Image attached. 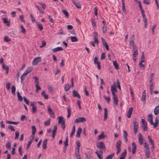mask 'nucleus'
Returning a JSON list of instances; mask_svg holds the SVG:
<instances>
[{"instance_id": "nucleus-1", "label": "nucleus", "mask_w": 159, "mask_h": 159, "mask_svg": "<svg viewBox=\"0 0 159 159\" xmlns=\"http://www.w3.org/2000/svg\"><path fill=\"white\" fill-rule=\"evenodd\" d=\"M121 144V142L120 140H119L116 142V147L117 149V151L116 154L117 155L121 151V148L120 146Z\"/></svg>"}, {"instance_id": "nucleus-2", "label": "nucleus", "mask_w": 159, "mask_h": 159, "mask_svg": "<svg viewBox=\"0 0 159 159\" xmlns=\"http://www.w3.org/2000/svg\"><path fill=\"white\" fill-rule=\"evenodd\" d=\"M113 95V98L114 101V104L115 105H117L118 104V99L117 98V96L115 93L116 91H111Z\"/></svg>"}, {"instance_id": "nucleus-3", "label": "nucleus", "mask_w": 159, "mask_h": 159, "mask_svg": "<svg viewBox=\"0 0 159 159\" xmlns=\"http://www.w3.org/2000/svg\"><path fill=\"white\" fill-rule=\"evenodd\" d=\"M97 147L100 150H104L106 147L102 142H100L97 144Z\"/></svg>"}, {"instance_id": "nucleus-4", "label": "nucleus", "mask_w": 159, "mask_h": 159, "mask_svg": "<svg viewBox=\"0 0 159 159\" xmlns=\"http://www.w3.org/2000/svg\"><path fill=\"white\" fill-rule=\"evenodd\" d=\"M86 121V119L85 117H79L77 118L75 120V123H78L80 122L84 123Z\"/></svg>"}, {"instance_id": "nucleus-5", "label": "nucleus", "mask_w": 159, "mask_h": 159, "mask_svg": "<svg viewBox=\"0 0 159 159\" xmlns=\"http://www.w3.org/2000/svg\"><path fill=\"white\" fill-rule=\"evenodd\" d=\"M41 60V57H35L33 60L32 62V64L33 65H36L40 62Z\"/></svg>"}, {"instance_id": "nucleus-6", "label": "nucleus", "mask_w": 159, "mask_h": 159, "mask_svg": "<svg viewBox=\"0 0 159 159\" xmlns=\"http://www.w3.org/2000/svg\"><path fill=\"white\" fill-rule=\"evenodd\" d=\"M48 111L49 114L51 115L52 118H55V116L54 112L52 110V108L50 107H49V105L48 106Z\"/></svg>"}, {"instance_id": "nucleus-7", "label": "nucleus", "mask_w": 159, "mask_h": 159, "mask_svg": "<svg viewBox=\"0 0 159 159\" xmlns=\"http://www.w3.org/2000/svg\"><path fill=\"white\" fill-rule=\"evenodd\" d=\"M142 123L143 125L142 128L144 131L147 130V124L144 119H142Z\"/></svg>"}, {"instance_id": "nucleus-8", "label": "nucleus", "mask_w": 159, "mask_h": 159, "mask_svg": "<svg viewBox=\"0 0 159 159\" xmlns=\"http://www.w3.org/2000/svg\"><path fill=\"white\" fill-rule=\"evenodd\" d=\"M139 142L141 145H142L143 143V139L142 134L139 133L138 136Z\"/></svg>"}, {"instance_id": "nucleus-9", "label": "nucleus", "mask_w": 159, "mask_h": 159, "mask_svg": "<svg viewBox=\"0 0 159 159\" xmlns=\"http://www.w3.org/2000/svg\"><path fill=\"white\" fill-rule=\"evenodd\" d=\"M95 153L97 155V157L99 159H102L103 158L102 153L103 152L102 151H98L97 150L95 152Z\"/></svg>"}, {"instance_id": "nucleus-10", "label": "nucleus", "mask_w": 159, "mask_h": 159, "mask_svg": "<svg viewBox=\"0 0 159 159\" xmlns=\"http://www.w3.org/2000/svg\"><path fill=\"white\" fill-rule=\"evenodd\" d=\"M30 105L32 107V113H36L37 110L36 106H35L34 102H31L30 103Z\"/></svg>"}, {"instance_id": "nucleus-11", "label": "nucleus", "mask_w": 159, "mask_h": 159, "mask_svg": "<svg viewBox=\"0 0 159 159\" xmlns=\"http://www.w3.org/2000/svg\"><path fill=\"white\" fill-rule=\"evenodd\" d=\"M152 116L151 114H149L148 115L147 120L149 122L151 125H153V122L152 120Z\"/></svg>"}, {"instance_id": "nucleus-12", "label": "nucleus", "mask_w": 159, "mask_h": 159, "mask_svg": "<svg viewBox=\"0 0 159 159\" xmlns=\"http://www.w3.org/2000/svg\"><path fill=\"white\" fill-rule=\"evenodd\" d=\"M72 95L74 97H77L80 99H81L80 95L78 94L77 91L75 90L73 91Z\"/></svg>"}, {"instance_id": "nucleus-13", "label": "nucleus", "mask_w": 159, "mask_h": 159, "mask_svg": "<svg viewBox=\"0 0 159 159\" xmlns=\"http://www.w3.org/2000/svg\"><path fill=\"white\" fill-rule=\"evenodd\" d=\"M146 92L145 90H144L142 94V98L141 100L143 102L144 104L146 103Z\"/></svg>"}, {"instance_id": "nucleus-14", "label": "nucleus", "mask_w": 159, "mask_h": 159, "mask_svg": "<svg viewBox=\"0 0 159 159\" xmlns=\"http://www.w3.org/2000/svg\"><path fill=\"white\" fill-rule=\"evenodd\" d=\"M133 111V108L131 107H130L128 111V112L127 113V117L128 118H130L131 117V115H132V111Z\"/></svg>"}, {"instance_id": "nucleus-15", "label": "nucleus", "mask_w": 159, "mask_h": 159, "mask_svg": "<svg viewBox=\"0 0 159 159\" xmlns=\"http://www.w3.org/2000/svg\"><path fill=\"white\" fill-rule=\"evenodd\" d=\"M132 146H133L132 152V153L134 154L135 153L136 149V145L134 142H132Z\"/></svg>"}, {"instance_id": "nucleus-16", "label": "nucleus", "mask_w": 159, "mask_h": 159, "mask_svg": "<svg viewBox=\"0 0 159 159\" xmlns=\"http://www.w3.org/2000/svg\"><path fill=\"white\" fill-rule=\"evenodd\" d=\"M57 128L56 125H54V129L52 131V136L53 138H54L56 135V131L57 130Z\"/></svg>"}, {"instance_id": "nucleus-17", "label": "nucleus", "mask_w": 159, "mask_h": 159, "mask_svg": "<svg viewBox=\"0 0 159 159\" xmlns=\"http://www.w3.org/2000/svg\"><path fill=\"white\" fill-rule=\"evenodd\" d=\"M63 50V49L62 47H59L53 49L52 51L53 52H55L58 51H62Z\"/></svg>"}, {"instance_id": "nucleus-18", "label": "nucleus", "mask_w": 159, "mask_h": 159, "mask_svg": "<svg viewBox=\"0 0 159 159\" xmlns=\"http://www.w3.org/2000/svg\"><path fill=\"white\" fill-rule=\"evenodd\" d=\"M122 1V10L123 12L126 14V10L125 9V5L124 3V0H121Z\"/></svg>"}, {"instance_id": "nucleus-19", "label": "nucleus", "mask_w": 159, "mask_h": 159, "mask_svg": "<svg viewBox=\"0 0 159 159\" xmlns=\"http://www.w3.org/2000/svg\"><path fill=\"white\" fill-rule=\"evenodd\" d=\"M72 2L74 5L75 6V7L78 8H80L81 6L79 3H77L75 0H72Z\"/></svg>"}, {"instance_id": "nucleus-20", "label": "nucleus", "mask_w": 159, "mask_h": 159, "mask_svg": "<svg viewBox=\"0 0 159 159\" xmlns=\"http://www.w3.org/2000/svg\"><path fill=\"white\" fill-rule=\"evenodd\" d=\"M127 154V151L126 149H125L123 152L121 154V157L120 158H122L123 159H125L126 157Z\"/></svg>"}, {"instance_id": "nucleus-21", "label": "nucleus", "mask_w": 159, "mask_h": 159, "mask_svg": "<svg viewBox=\"0 0 159 159\" xmlns=\"http://www.w3.org/2000/svg\"><path fill=\"white\" fill-rule=\"evenodd\" d=\"M48 142L47 139H45L43 140V148L44 149H46L47 148V143Z\"/></svg>"}, {"instance_id": "nucleus-22", "label": "nucleus", "mask_w": 159, "mask_h": 159, "mask_svg": "<svg viewBox=\"0 0 159 159\" xmlns=\"http://www.w3.org/2000/svg\"><path fill=\"white\" fill-rule=\"evenodd\" d=\"M154 113L155 115H157L159 113V106H157L154 109Z\"/></svg>"}, {"instance_id": "nucleus-23", "label": "nucleus", "mask_w": 159, "mask_h": 159, "mask_svg": "<svg viewBox=\"0 0 159 159\" xmlns=\"http://www.w3.org/2000/svg\"><path fill=\"white\" fill-rule=\"evenodd\" d=\"M82 129L80 128H79L76 132V137H77L79 138L80 137V135L82 132Z\"/></svg>"}, {"instance_id": "nucleus-24", "label": "nucleus", "mask_w": 159, "mask_h": 159, "mask_svg": "<svg viewBox=\"0 0 159 159\" xmlns=\"http://www.w3.org/2000/svg\"><path fill=\"white\" fill-rule=\"evenodd\" d=\"M2 68L3 70H6V74H7L8 73V71H9V67H8V66H5L4 64H3Z\"/></svg>"}, {"instance_id": "nucleus-25", "label": "nucleus", "mask_w": 159, "mask_h": 159, "mask_svg": "<svg viewBox=\"0 0 159 159\" xmlns=\"http://www.w3.org/2000/svg\"><path fill=\"white\" fill-rule=\"evenodd\" d=\"M159 123V120L158 119V118L157 117H156L155 120V123L154 124L153 123V127L154 128H156V127Z\"/></svg>"}, {"instance_id": "nucleus-26", "label": "nucleus", "mask_w": 159, "mask_h": 159, "mask_svg": "<svg viewBox=\"0 0 159 159\" xmlns=\"http://www.w3.org/2000/svg\"><path fill=\"white\" fill-rule=\"evenodd\" d=\"M6 123L7 124H11L15 125H17L19 124V122H14V121H11L9 120H6Z\"/></svg>"}, {"instance_id": "nucleus-27", "label": "nucleus", "mask_w": 159, "mask_h": 159, "mask_svg": "<svg viewBox=\"0 0 159 159\" xmlns=\"http://www.w3.org/2000/svg\"><path fill=\"white\" fill-rule=\"evenodd\" d=\"M104 120H107V112L108 111L106 108H104Z\"/></svg>"}, {"instance_id": "nucleus-28", "label": "nucleus", "mask_w": 159, "mask_h": 159, "mask_svg": "<svg viewBox=\"0 0 159 159\" xmlns=\"http://www.w3.org/2000/svg\"><path fill=\"white\" fill-rule=\"evenodd\" d=\"M70 86L69 84H66L64 87V89L66 91H67L70 89Z\"/></svg>"}, {"instance_id": "nucleus-29", "label": "nucleus", "mask_w": 159, "mask_h": 159, "mask_svg": "<svg viewBox=\"0 0 159 159\" xmlns=\"http://www.w3.org/2000/svg\"><path fill=\"white\" fill-rule=\"evenodd\" d=\"M105 138V135L104 134L103 132H102L101 134L99 135L98 136V139L99 140L101 139H103Z\"/></svg>"}, {"instance_id": "nucleus-30", "label": "nucleus", "mask_w": 159, "mask_h": 159, "mask_svg": "<svg viewBox=\"0 0 159 159\" xmlns=\"http://www.w3.org/2000/svg\"><path fill=\"white\" fill-rule=\"evenodd\" d=\"M58 118H59L58 121V124L60 123L61 124L62 123L63 121L65 122V121L62 116H58Z\"/></svg>"}, {"instance_id": "nucleus-31", "label": "nucleus", "mask_w": 159, "mask_h": 159, "mask_svg": "<svg viewBox=\"0 0 159 159\" xmlns=\"http://www.w3.org/2000/svg\"><path fill=\"white\" fill-rule=\"evenodd\" d=\"M3 23L4 24H6L7 26H9L10 25V24L9 21H7V19L5 18H4L3 19Z\"/></svg>"}, {"instance_id": "nucleus-32", "label": "nucleus", "mask_w": 159, "mask_h": 159, "mask_svg": "<svg viewBox=\"0 0 159 159\" xmlns=\"http://www.w3.org/2000/svg\"><path fill=\"white\" fill-rule=\"evenodd\" d=\"M144 152L145 153V156L147 157L148 158L150 157V152L149 149L146 150H144Z\"/></svg>"}, {"instance_id": "nucleus-33", "label": "nucleus", "mask_w": 159, "mask_h": 159, "mask_svg": "<svg viewBox=\"0 0 159 159\" xmlns=\"http://www.w3.org/2000/svg\"><path fill=\"white\" fill-rule=\"evenodd\" d=\"M31 128L32 129V135L34 136L36 131V127L34 126H32Z\"/></svg>"}, {"instance_id": "nucleus-34", "label": "nucleus", "mask_w": 159, "mask_h": 159, "mask_svg": "<svg viewBox=\"0 0 159 159\" xmlns=\"http://www.w3.org/2000/svg\"><path fill=\"white\" fill-rule=\"evenodd\" d=\"M35 22L36 24H37V26H38V27H39V30L40 31L42 30L43 29V26H42V24L40 23H38L37 21H36V22Z\"/></svg>"}, {"instance_id": "nucleus-35", "label": "nucleus", "mask_w": 159, "mask_h": 159, "mask_svg": "<svg viewBox=\"0 0 159 159\" xmlns=\"http://www.w3.org/2000/svg\"><path fill=\"white\" fill-rule=\"evenodd\" d=\"M17 96L18 98V100L20 102H22L23 100L22 97L20 95L19 92H17Z\"/></svg>"}, {"instance_id": "nucleus-36", "label": "nucleus", "mask_w": 159, "mask_h": 159, "mask_svg": "<svg viewBox=\"0 0 159 159\" xmlns=\"http://www.w3.org/2000/svg\"><path fill=\"white\" fill-rule=\"evenodd\" d=\"M67 110L68 111V115L67 117L68 118L70 116L71 111L70 107H68L67 108Z\"/></svg>"}, {"instance_id": "nucleus-37", "label": "nucleus", "mask_w": 159, "mask_h": 159, "mask_svg": "<svg viewBox=\"0 0 159 159\" xmlns=\"http://www.w3.org/2000/svg\"><path fill=\"white\" fill-rule=\"evenodd\" d=\"M70 38L72 42H77L78 41L77 38L75 36L71 37Z\"/></svg>"}, {"instance_id": "nucleus-38", "label": "nucleus", "mask_w": 159, "mask_h": 159, "mask_svg": "<svg viewBox=\"0 0 159 159\" xmlns=\"http://www.w3.org/2000/svg\"><path fill=\"white\" fill-rule=\"evenodd\" d=\"M11 92L13 95H15L16 88L15 86L13 85L11 87Z\"/></svg>"}, {"instance_id": "nucleus-39", "label": "nucleus", "mask_w": 159, "mask_h": 159, "mask_svg": "<svg viewBox=\"0 0 159 159\" xmlns=\"http://www.w3.org/2000/svg\"><path fill=\"white\" fill-rule=\"evenodd\" d=\"M41 94L42 95H43L44 96V98L45 99H47L48 98V95L45 94V91H43Z\"/></svg>"}, {"instance_id": "nucleus-40", "label": "nucleus", "mask_w": 159, "mask_h": 159, "mask_svg": "<svg viewBox=\"0 0 159 159\" xmlns=\"http://www.w3.org/2000/svg\"><path fill=\"white\" fill-rule=\"evenodd\" d=\"M136 120V119L135 118L133 119V124H134V127H138V124Z\"/></svg>"}, {"instance_id": "nucleus-41", "label": "nucleus", "mask_w": 159, "mask_h": 159, "mask_svg": "<svg viewBox=\"0 0 159 159\" xmlns=\"http://www.w3.org/2000/svg\"><path fill=\"white\" fill-rule=\"evenodd\" d=\"M113 64L116 69H119L118 64L116 61H113Z\"/></svg>"}, {"instance_id": "nucleus-42", "label": "nucleus", "mask_w": 159, "mask_h": 159, "mask_svg": "<svg viewBox=\"0 0 159 159\" xmlns=\"http://www.w3.org/2000/svg\"><path fill=\"white\" fill-rule=\"evenodd\" d=\"M143 146L145 149V150L149 149L148 144L146 143L145 142L143 144Z\"/></svg>"}, {"instance_id": "nucleus-43", "label": "nucleus", "mask_w": 159, "mask_h": 159, "mask_svg": "<svg viewBox=\"0 0 159 159\" xmlns=\"http://www.w3.org/2000/svg\"><path fill=\"white\" fill-rule=\"evenodd\" d=\"M11 144V143L9 142H7L6 143V147L8 149H10Z\"/></svg>"}, {"instance_id": "nucleus-44", "label": "nucleus", "mask_w": 159, "mask_h": 159, "mask_svg": "<svg viewBox=\"0 0 159 159\" xmlns=\"http://www.w3.org/2000/svg\"><path fill=\"white\" fill-rule=\"evenodd\" d=\"M68 136H67L66 138L65 141L64 142L65 146L67 147L68 146Z\"/></svg>"}, {"instance_id": "nucleus-45", "label": "nucleus", "mask_w": 159, "mask_h": 159, "mask_svg": "<svg viewBox=\"0 0 159 159\" xmlns=\"http://www.w3.org/2000/svg\"><path fill=\"white\" fill-rule=\"evenodd\" d=\"M75 154L76 159H81L80 158V152L78 153L77 151V152H75Z\"/></svg>"}, {"instance_id": "nucleus-46", "label": "nucleus", "mask_w": 159, "mask_h": 159, "mask_svg": "<svg viewBox=\"0 0 159 159\" xmlns=\"http://www.w3.org/2000/svg\"><path fill=\"white\" fill-rule=\"evenodd\" d=\"M114 153H113L107 156L106 158V159H112V157L114 156Z\"/></svg>"}, {"instance_id": "nucleus-47", "label": "nucleus", "mask_w": 159, "mask_h": 159, "mask_svg": "<svg viewBox=\"0 0 159 159\" xmlns=\"http://www.w3.org/2000/svg\"><path fill=\"white\" fill-rule=\"evenodd\" d=\"M50 119H49L48 120L46 121L44 123V125H45L48 126L50 125Z\"/></svg>"}, {"instance_id": "nucleus-48", "label": "nucleus", "mask_w": 159, "mask_h": 159, "mask_svg": "<svg viewBox=\"0 0 159 159\" xmlns=\"http://www.w3.org/2000/svg\"><path fill=\"white\" fill-rule=\"evenodd\" d=\"M23 99H24V101L25 102L27 105H29V102H30V101L27 99V98H26V97H25L24 96L23 97Z\"/></svg>"}, {"instance_id": "nucleus-49", "label": "nucleus", "mask_w": 159, "mask_h": 159, "mask_svg": "<svg viewBox=\"0 0 159 159\" xmlns=\"http://www.w3.org/2000/svg\"><path fill=\"white\" fill-rule=\"evenodd\" d=\"M104 98L106 100L107 103H109L110 101V98L108 97H106L105 96H104Z\"/></svg>"}, {"instance_id": "nucleus-50", "label": "nucleus", "mask_w": 159, "mask_h": 159, "mask_svg": "<svg viewBox=\"0 0 159 159\" xmlns=\"http://www.w3.org/2000/svg\"><path fill=\"white\" fill-rule=\"evenodd\" d=\"M148 139L149 140V142L150 143V144H153L154 143L153 141L152 140L150 136L149 135L148 136Z\"/></svg>"}, {"instance_id": "nucleus-51", "label": "nucleus", "mask_w": 159, "mask_h": 159, "mask_svg": "<svg viewBox=\"0 0 159 159\" xmlns=\"http://www.w3.org/2000/svg\"><path fill=\"white\" fill-rule=\"evenodd\" d=\"M111 91H116V93H117V91L116 89V87H113L112 86H111Z\"/></svg>"}, {"instance_id": "nucleus-52", "label": "nucleus", "mask_w": 159, "mask_h": 159, "mask_svg": "<svg viewBox=\"0 0 159 159\" xmlns=\"http://www.w3.org/2000/svg\"><path fill=\"white\" fill-rule=\"evenodd\" d=\"M62 12L67 17H68L69 14L67 11L65 10H63Z\"/></svg>"}, {"instance_id": "nucleus-53", "label": "nucleus", "mask_w": 159, "mask_h": 159, "mask_svg": "<svg viewBox=\"0 0 159 159\" xmlns=\"http://www.w3.org/2000/svg\"><path fill=\"white\" fill-rule=\"evenodd\" d=\"M35 86L36 87V90H35V91L36 93H37L38 91L39 90L41 89V88L40 87L39 85V84H36L35 85Z\"/></svg>"}, {"instance_id": "nucleus-54", "label": "nucleus", "mask_w": 159, "mask_h": 159, "mask_svg": "<svg viewBox=\"0 0 159 159\" xmlns=\"http://www.w3.org/2000/svg\"><path fill=\"white\" fill-rule=\"evenodd\" d=\"M77 144V151L78 152V153L79 152V148L80 146V142H78L76 143Z\"/></svg>"}, {"instance_id": "nucleus-55", "label": "nucleus", "mask_w": 159, "mask_h": 159, "mask_svg": "<svg viewBox=\"0 0 159 159\" xmlns=\"http://www.w3.org/2000/svg\"><path fill=\"white\" fill-rule=\"evenodd\" d=\"M20 27L21 29V32L22 33L24 34L26 33L25 30L22 25H20Z\"/></svg>"}, {"instance_id": "nucleus-56", "label": "nucleus", "mask_w": 159, "mask_h": 159, "mask_svg": "<svg viewBox=\"0 0 159 159\" xmlns=\"http://www.w3.org/2000/svg\"><path fill=\"white\" fill-rule=\"evenodd\" d=\"M143 3L146 5H149L150 4V0H143Z\"/></svg>"}, {"instance_id": "nucleus-57", "label": "nucleus", "mask_w": 159, "mask_h": 159, "mask_svg": "<svg viewBox=\"0 0 159 159\" xmlns=\"http://www.w3.org/2000/svg\"><path fill=\"white\" fill-rule=\"evenodd\" d=\"M8 129H10L12 131H15V129L11 125H9L8 127Z\"/></svg>"}, {"instance_id": "nucleus-58", "label": "nucleus", "mask_w": 159, "mask_h": 159, "mask_svg": "<svg viewBox=\"0 0 159 159\" xmlns=\"http://www.w3.org/2000/svg\"><path fill=\"white\" fill-rule=\"evenodd\" d=\"M11 83L9 82H8L6 84V87L7 89H9L10 88Z\"/></svg>"}, {"instance_id": "nucleus-59", "label": "nucleus", "mask_w": 159, "mask_h": 159, "mask_svg": "<svg viewBox=\"0 0 159 159\" xmlns=\"http://www.w3.org/2000/svg\"><path fill=\"white\" fill-rule=\"evenodd\" d=\"M138 129V127H134L133 131L135 134H136Z\"/></svg>"}, {"instance_id": "nucleus-60", "label": "nucleus", "mask_w": 159, "mask_h": 159, "mask_svg": "<svg viewBox=\"0 0 159 159\" xmlns=\"http://www.w3.org/2000/svg\"><path fill=\"white\" fill-rule=\"evenodd\" d=\"M36 7L37 8L38 10L42 13H44V11L42 10V8L41 7H39L38 6H36Z\"/></svg>"}, {"instance_id": "nucleus-61", "label": "nucleus", "mask_w": 159, "mask_h": 159, "mask_svg": "<svg viewBox=\"0 0 159 159\" xmlns=\"http://www.w3.org/2000/svg\"><path fill=\"white\" fill-rule=\"evenodd\" d=\"M102 31L103 33H105L106 31V27L105 26V24H104L102 27Z\"/></svg>"}, {"instance_id": "nucleus-62", "label": "nucleus", "mask_w": 159, "mask_h": 159, "mask_svg": "<svg viewBox=\"0 0 159 159\" xmlns=\"http://www.w3.org/2000/svg\"><path fill=\"white\" fill-rule=\"evenodd\" d=\"M25 120H27L26 117L25 115H22V116H21V121H24Z\"/></svg>"}, {"instance_id": "nucleus-63", "label": "nucleus", "mask_w": 159, "mask_h": 159, "mask_svg": "<svg viewBox=\"0 0 159 159\" xmlns=\"http://www.w3.org/2000/svg\"><path fill=\"white\" fill-rule=\"evenodd\" d=\"M19 135V132L18 131H17L15 133V139H17L18 138Z\"/></svg>"}, {"instance_id": "nucleus-64", "label": "nucleus", "mask_w": 159, "mask_h": 159, "mask_svg": "<svg viewBox=\"0 0 159 159\" xmlns=\"http://www.w3.org/2000/svg\"><path fill=\"white\" fill-rule=\"evenodd\" d=\"M27 71L29 72V73L30 72L33 70V68L31 66H30L28 67L26 70Z\"/></svg>"}]
</instances>
